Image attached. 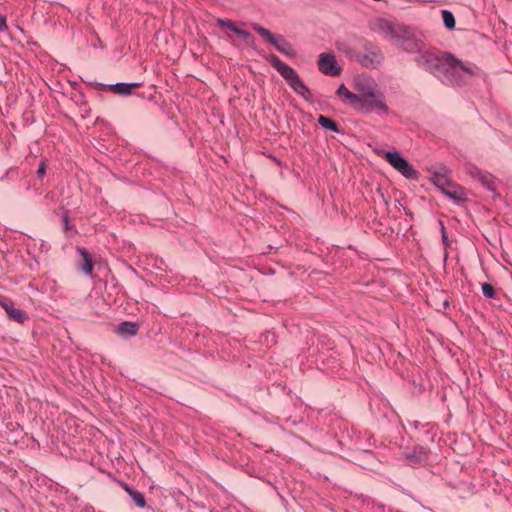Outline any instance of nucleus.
<instances>
[{
  "instance_id": "nucleus-7",
  "label": "nucleus",
  "mask_w": 512,
  "mask_h": 512,
  "mask_svg": "<svg viewBox=\"0 0 512 512\" xmlns=\"http://www.w3.org/2000/svg\"><path fill=\"white\" fill-rule=\"evenodd\" d=\"M385 159L391 166H393L405 177L411 178L416 175V171L398 152H386Z\"/></svg>"
},
{
  "instance_id": "nucleus-13",
  "label": "nucleus",
  "mask_w": 512,
  "mask_h": 512,
  "mask_svg": "<svg viewBox=\"0 0 512 512\" xmlns=\"http://www.w3.org/2000/svg\"><path fill=\"white\" fill-rule=\"evenodd\" d=\"M139 325L134 322L125 321L120 323L116 328V333L124 338H130L137 334Z\"/></svg>"
},
{
  "instance_id": "nucleus-29",
  "label": "nucleus",
  "mask_w": 512,
  "mask_h": 512,
  "mask_svg": "<svg viewBox=\"0 0 512 512\" xmlns=\"http://www.w3.org/2000/svg\"><path fill=\"white\" fill-rule=\"evenodd\" d=\"M7 29L6 18L4 16H0V32H3Z\"/></svg>"
},
{
  "instance_id": "nucleus-9",
  "label": "nucleus",
  "mask_w": 512,
  "mask_h": 512,
  "mask_svg": "<svg viewBox=\"0 0 512 512\" xmlns=\"http://www.w3.org/2000/svg\"><path fill=\"white\" fill-rule=\"evenodd\" d=\"M318 68L323 74L329 76H337L341 72V68L338 66L335 56L328 53L320 54Z\"/></svg>"
},
{
  "instance_id": "nucleus-31",
  "label": "nucleus",
  "mask_w": 512,
  "mask_h": 512,
  "mask_svg": "<svg viewBox=\"0 0 512 512\" xmlns=\"http://www.w3.org/2000/svg\"><path fill=\"white\" fill-rule=\"evenodd\" d=\"M443 306H444L445 308H447V307H448V298H445V299L443 300Z\"/></svg>"
},
{
  "instance_id": "nucleus-10",
  "label": "nucleus",
  "mask_w": 512,
  "mask_h": 512,
  "mask_svg": "<svg viewBox=\"0 0 512 512\" xmlns=\"http://www.w3.org/2000/svg\"><path fill=\"white\" fill-rule=\"evenodd\" d=\"M0 307L6 311L10 319L18 323H23L28 318L25 311L15 308L13 302L5 296H0Z\"/></svg>"
},
{
  "instance_id": "nucleus-15",
  "label": "nucleus",
  "mask_w": 512,
  "mask_h": 512,
  "mask_svg": "<svg viewBox=\"0 0 512 512\" xmlns=\"http://www.w3.org/2000/svg\"><path fill=\"white\" fill-rule=\"evenodd\" d=\"M432 182L436 187L446 196H448V176L442 173H434L432 176Z\"/></svg>"
},
{
  "instance_id": "nucleus-3",
  "label": "nucleus",
  "mask_w": 512,
  "mask_h": 512,
  "mask_svg": "<svg viewBox=\"0 0 512 512\" xmlns=\"http://www.w3.org/2000/svg\"><path fill=\"white\" fill-rule=\"evenodd\" d=\"M252 27L261 37H263L267 42L273 45L275 49L278 50L280 53L289 57L295 56V51L293 50L291 44L288 41H286L282 36H275L268 29L256 23L253 24Z\"/></svg>"
},
{
  "instance_id": "nucleus-6",
  "label": "nucleus",
  "mask_w": 512,
  "mask_h": 512,
  "mask_svg": "<svg viewBox=\"0 0 512 512\" xmlns=\"http://www.w3.org/2000/svg\"><path fill=\"white\" fill-rule=\"evenodd\" d=\"M449 65L450 76H452L459 85L466 83V81L474 75V71L471 66L464 65L451 54Z\"/></svg>"
},
{
  "instance_id": "nucleus-5",
  "label": "nucleus",
  "mask_w": 512,
  "mask_h": 512,
  "mask_svg": "<svg viewBox=\"0 0 512 512\" xmlns=\"http://www.w3.org/2000/svg\"><path fill=\"white\" fill-rule=\"evenodd\" d=\"M358 105L365 109L366 112H388V106L386 105L385 97L380 91L375 94H369L368 98H360Z\"/></svg>"
},
{
  "instance_id": "nucleus-24",
  "label": "nucleus",
  "mask_w": 512,
  "mask_h": 512,
  "mask_svg": "<svg viewBox=\"0 0 512 512\" xmlns=\"http://www.w3.org/2000/svg\"><path fill=\"white\" fill-rule=\"evenodd\" d=\"M482 292L487 298H494L495 297V289L494 287L489 283H483L482 284Z\"/></svg>"
},
{
  "instance_id": "nucleus-21",
  "label": "nucleus",
  "mask_w": 512,
  "mask_h": 512,
  "mask_svg": "<svg viewBox=\"0 0 512 512\" xmlns=\"http://www.w3.org/2000/svg\"><path fill=\"white\" fill-rule=\"evenodd\" d=\"M450 199L461 201L465 199V192L462 188L450 183Z\"/></svg>"
},
{
  "instance_id": "nucleus-23",
  "label": "nucleus",
  "mask_w": 512,
  "mask_h": 512,
  "mask_svg": "<svg viewBox=\"0 0 512 512\" xmlns=\"http://www.w3.org/2000/svg\"><path fill=\"white\" fill-rule=\"evenodd\" d=\"M217 24L218 26L220 27H227L229 30L233 31L234 33L237 32V30L239 29L235 24L234 22H232L231 20H227V19H217Z\"/></svg>"
},
{
  "instance_id": "nucleus-25",
  "label": "nucleus",
  "mask_w": 512,
  "mask_h": 512,
  "mask_svg": "<svg viewBox=\"0 0 512 512\" xmlns=\"http://www.w3.org/2000/svg\"><path fill=\"white\" fill-rule=\"evenodd\" d=\"M46 174V163L45 161H41L37 171H36V175L38 178H43Z\"/></svg>"
},
{
  "instance_id": "nucleus-28",
  "label": "nucleus",
  "mask_w": 512,
  "mask_h": 512,
  "mask_svg": "<svg viewBox=\"0 0 512 512\" xmlns=\"http://www.w3.org/2000/svg\"><path fill=\"white\" fill-rule=\"evenodd\" d=\"M62 220H63V224H64V228H65V230H69V229H71V226H70V224H69L68 215H67L66 213H65V214H63V216H62Z\"/></svg>"
},
{
  "instance_id": "nucleus-20",
  "label": "nucleus",
  "mask_w": 512,
  "mask_h": 512,
  "mask_svg": "<svg viewBox=\"0 0 512 512\" xmlns=\"http://www.w3.org/2000/svg\"><path fill=\"white\" fill-rule=\"evenodd\" d=\"M358 87L361 92V94L359 95L360 98H368L369 94H375L378 92L375 86L371 83L359 84Z\"/></svg>"
},
{
  "instance_id": "nucleus-27",
  "label": "nucleus",
  "mask_w": 512,
  "mask_h": 512,
  "mask_svg": "<svg viewBox=\"0 0 512 512\" xmlns=\"http://www.w3.org/2000/svg\"><path fill=\"white\" fill-rule=\"evenodd\" d=\"M442 14V19H443V24L446 28H448V20H449V17H448V10H442L441 12Z\"/></svg>"
},
{
  "instance_id": "nucleus-8",
  "label": "nucleus",
  "mask_w": 512,
  "mask_h": 512,
  "mask_svg": "<svg viewBox=\"0 0 512 512\" xmlns=\"http://www.w3.org/2000/svg\"><path fill=\"white\" fill-rule=\"evenodd\" d=\"M288 85L293 89L295 93L302 96L304 99H309L311 93L308 87L300 79L299 75L293 68H289L286 72L281 75Z\"/></svg>"
},
{
  "instance_id": "nucleus-11",
  "label": "nucleus",
  "mask_w": 512,
  "mask_h": 512,
  "mask_svg": "<svg viewBox=\"0 0 512 512\" xmlns=\"http://www.w3.org/2000/svg\"><path fill=\"white\" fill-rule=\"evenodd\" d=\"M141 84L140 83H116V84H110L105 85L102 83H96V86L100 87L101 89H108L115 94L121 95V96H128L132 94V91L134 88H138Z\"/></svg>"
},
{
  "instance_id": "nucleus-18",
  "label": "nucleus",
  "mask_w": 512,
  "mask_h": 512,
  "mask_svg": "<svg viewBox=\"0 0 512 512\" xmlns=\"http://www.w3.org/2000/svg\"><path fill=\"white\" fill-rule=\"evenodd\" d=\"M318 123L324 129L331 130V131H334L336 133H340L341 132L338 124L334 120L329 118V117H326V116H323V115L319 116Z\"/></svg>"
},
{
  "instance_id": "nucleus-19",
  "label": "nucleus",
  "mask_w": 512,
  "mask_h": 512,
  "mask_svg": "<svg viewBox=\"0 0 512 512\" xmlns=\"http://www.w3.org/2000/svg\"><path fill=\"white\" fill-rule=\"evenodd\" d=\"M268 62L277 70V72L282 75L286 72L290 66L282 62L276 55L272 54L267 58Z\"/></svg>"
},
{
  "instance_id": "nucleus-26",
  "label": "nucleus",
  "mask_w": 512,
  "mask_h": 512,
  "mask_svg": "<svg viewBox=\"0 0 512 512\" xmlns=\"http://www.w3.org/2000/svg\"><path fill=\"white\" fill-rule=\"evenodd\" d=\"M237 35L241 36L244 40H249L252 38V34L244 29H238L236 32Z\"/></svg>"
},
{
  "instance_id": "nucleus-12",
  "label": "nucleus",
  "mask_w": 512,
  "mask_h": 512,
  "mask_svg": "<svg viewBox=\"0 0 512 512\" xmlns=\"http://www.w3.org/2000/svg\"><path fill=\"white\" fill-rule=\"evenodd\" d=\"M405 459L412 467L421 465L427 460V452L423 447H417L413 451L408 452Z\"/></svg>"
},
{
  "instance_id": "nucleus-1",
  "label": "nucleus",
  "mask_w": 512,
  "mask_h": 512,
  "mask_svg": "<svg viewBox=\"0 0 512 512\" xmlns=\"http://www.w3.org/2000/svg\"><path fill=\"white\" fill-rule=\"evenodd\" d=\"M396 44L410 53H417L415 62L442 83L448 79V52H439L435 48L426 49L422 31L414 26L399 24L394 37Z\"/></svg>"
},
{
  "instance_id": "nucleus-2",
  "label": "nucleus",
  "mask_w": 512,
  "mask_h": 512,
  "mask_svg": "<svg viewBox=\"0 0 512 512\" xmlns=\"http://www.w3.org/2000/svg\"><path fill=\"white\" fill-rule=\"evenodd\" d=\"M344 51L367 69H376L381 65L384 59L381 49L368 41L364 42L362 52H356L351 48H347Z\"/></svg>"
},
{
  "instance_id": "nucleus-22",
  "label": "nucleus",
  "mask_w": 512,
  "mask_h": 512,
  "mask_svg": "<svg viewBox=\"0 0 512 512\" xmlns=\"http://www.w3.org/2000/svg\"><path fill=\"white\" fill-rule=\"evenodd\" d=\"M439 224L441 226L442 242L444 244V261L448 260V234L444 225V222L440 219Z\"/></svg>"
},
{
  "instance_id": "nucleus-30",
  "label": "nucleus",
  "mask_w": 512,
  "mask_h": 512,
  "mask_svg": "<svg viewBox=\"0 0 512 512\" xmlns=\"http://www.w3.org/2000/svg\"><path fill=\"white\" fill-rule=\"evenodd\" d=\"M454 26H455V18L452 15V13H450V16H449V27H450V30L453 29Z\"/></svg>"
},
{
  "instance_id": "nucleus-17",
  "label": "nucleus",
  "mask_w": 512,
  "mask_h": 512,
  "mask_svg": "<svg viewBox=\"0 0 512 512\" xmlns=\"http://www.w3.org/2000/svg\"><path fill=\"white\" fill-rule=\"evenodd\" d=\"M123 488L130 495V497L132 498V500L135 502V504L138 507H141V508L145 507L146 500H145V497H144L143 493H141V492H139L137 490L132 489L131 487H129L125 483L123 484Z\"/></svg>"
},
{
  "instance_id": "nucleus-4",
  "label": "nucleus",
  "mask_w": 512,
  "mask_h": 512,
  "mask_svg": "<svg viewBox=\"0 0 512 512\" xmlns=\"http://www.w3.org/2000/svg\"><path fill=\"white\" fill-rule=\"evenodd\" d=\"M400 23L387 20L385 18H376L370 22V28L375 33L382 35L387 40H394Z\"/></svg>"
},
{
  "instance_id": "nucleus-14",
  "label": "nucleus",
  "mask_w": 512,
  "mask_h": 512,
  "mask_svg": "<svg viewBox=\"0 0 512 512\" xmlns=\"http://www.w3.org/2000/svg\"><path fill=\"white\" fill-rule=\"evenodd\" d=\"M336 93L338 96L343 97V101H348L350 104L353 105L359 104L360 96L349 91L344 84L339 86Z\"/></svg>"
},
{
  "instance_id": "nucleus-16",
  "label": "nucleus",
  "mask_w": 512,
  "mask_h": 512,
  "mask_svg": "<svg viewBox=\"0 0 512 512\" xmlns=\"http://www.w3.org/2000/svg\"><path fill=\"white\" fill-rule=\"evenodd\" d=\"M78 252L80 253V255L82 257V261H83V263L81 265L82 271L86 275L92 274L93 261H92V258L90 256L89 252L85 248H78Z\"/></svg>"
}]
</instances>
